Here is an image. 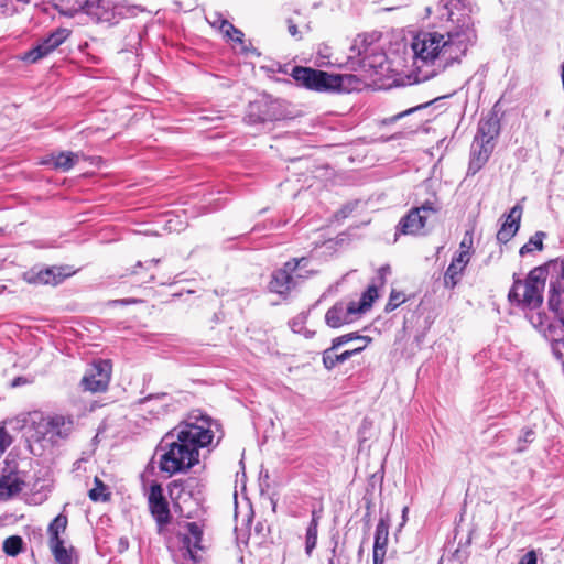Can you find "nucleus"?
Here are the masks:
<instances>
[{"label":"nucleus","instance_id":"53","mask_svg":"<svg viewBox=\"0 0 564 564\" xmlns=\"http://www.w3.org/2000/svg\"><path fill=\"white\" fill-rule=\"evenodd\" d=\"M154 280V275L153 274H150L147 279L144 278L143 281L144 282H151Z\"/></svg>","mask_w":564,"mask_h":564},{"label":"nucleus","instance_id":"34","mask_svg":"<svg viewBox=\"0 0 564 564\" xmlns=\"http://www.w3.org/2000/svg\"><path fill=\"white\" fill-rule=\"evenodd\" d=\"M96 486L89 490V498L93 501H106L109 499V495L106 492L107 487L102 484L101 480L95 478Z\"/></svg>","mask_w":564,"mask_h":564},{"label":"nucleus","instance_id":"7","mask_svg":"<svg viewBox=\"0 0 564 564\" xmlns=\"http://www.w3.org/2000/svg\"><path fill=\"white\" fill-rule=\"evenodd\" d=\"M284 117L285 111L282 102L269 97L250 102L246 115L249 123L271 122Z\"/></svg>","mask_w":564,"mask_h":564},{"label":"nucleus","instance_id":"16","mask_svg":"<svg viewBox=\"0 0 564 564\" xmlns=\"http://www.w3.org/2000/svg\"><path fill=\"white\" fill-rule=\"evenodd\" d=\"M44 424L51 431L52 443L68 438L75 429V422L72 415H46V422Z\"/></svg>","mask_w":564,"mask_h":564},{"label":"nucleus","instance_id":"29","mask_svg":"<svg viewBox=\"0 0 564 564\" xmlns=\"http://www.w3.org/2000/svg\"><path fill=\"white\" fill-rule=\"evenodd\" d=\"M546 234L544 231H536L529 241L523 245L519 251L520 256H525L533 250H542L543 249V239Z\"/></svg>","mask_w":564,"mask_h":564},{"label":"nucleus","instance_id":"1","mask_svg":"<svg viewBox=\"0 0 564 564\" xmlns=\"http://www.w3.org/2000/svg\"><path fill=\"white\" fill-rule=\"evenodd\" d=\"M437 13L445 22L443 32H420L411 44L416 83L429 80L460 63L477 40L471 9L465 0H440Z\"/></svg>","mask_w":564,"mask_h":564},{"label":"nucleus","instance_id":"13","mask_svg":"<svg viewBox=\"0 0 564 564\" xmlns=\"http://www.w3.org/2000/svg\"><path fill=\"white\" fill-rule=\"evenodd\" d=\"M427 219L416 207H412L398 223L395 236H424Z\"/></svg>","mask_w":564,"mask_h":564},{"label":"nucleus","instance_id":"27","mask_svg":"<svg viewBox=\"0 0 564 564\" xmlns=\"http://www.w3.org/2000/svg\"><path fill=\"white\" fill-rule=\"evenodd\" d=\"M79 154L74 152H61L57 155L53 156V164L55 169L62 171L70 170L75 163L78 161Z\"/></svg>","mask_w":564,"mask_h":564},{"label":"nucleus","instance_id":"36","mask_svg":"<svg viewBox=\"0 0 564 564\" xmlns=\"http://www.w3.org/2000/svg\"><path fill=\"white\" fill-rule=\"evenodd\" d=\"M307 314L301 313L297 316H295L291 322V328L294 333L301 334L304 329V324L306 323Z\"/></svg>","mask_w":564,"mask_h":564},{"label":"nucleus","instance_id":"30","mask_svg":"<svg viewBox=\"0 0 564 564\" xmlns=\"http://www.w3.org/2000/svg\"><path fill=\"white\" fill-rule=\"evenodd\" d=\"M23 547V540L19 535H11L3 541L2 550L9 556H17Z\"/></svg>","mask_w":564,"mask_h":564},{"label":"nucleus","instance_id":"40","mask_svg":"<svg viewBox=\"0 0 564 564\" xmlns=\"http://www.w3.org/2000/svg\"><path fill=\"white\" fill-rule=\"evenodd\" d=\"M160 262V259H151L147 262H141V261H138L137 264L133 267V270L131 271V274H139V269H150L151 267L153 265H158Z\"/></svg>","mask_w":564,"mask_h":564},{"label":"nucleus","instance_id":"50","mask_svg":"<svg viewBox=\"0 0 564 564\" xmlns=\"http://www.w3.org/2000/svg\"><path fill=\"white\" fill-rule=\"evenodd\" d=\"M120 546H121V550H122V549H127V547H128V541H127V540L121 539V540H120Z\"/></svg>","mask_w":564,"mask_h":564},{"label":"nucleus","instance_id":"28","mask_svg":"<svg viewBox=\"0 0 564 564\" xmlns=\"http://www.w3.org/2000/svg\"><path fill=\"white\" fill-rule=\"evenodd\" d=\"M378 296L377 285H369L368 289L362 293L359 303H356V311L358 314L366 312L372 305V302Z\"/></svg>","mask_w":564,"mask_h":564},{"label":"nucleus","instance_id":"22","mask_svg":"<svg viewBox=\"0 0 564 564\" xmlns=\"http://www.w3.org/2000/svg\"><path fill=\"white\" fill-rule=\"evenodd\" d=\"M390 519L388 516L381 517L376 528L373 553L386 555L388 536H389Z\"/></svg>","mask_w":564,"mask_h":564},{"label":"nucleus","instance_id":"38","mask_svg":"<svg viewBox=\"0 0 564 564\" xmlns=\"http://www.w3.org/2000/svg\"><path fill=\"white\" fill-rule=\"evenodd\" d=\"M11 444V436L4 427H0V456Z\"/></svg>","mask_w":564,"mask_h":564},{"label":"nucleus","instance_id":"45","mask_svg":"<svg viewBox=\"0 0 564 564\" xmlns=\"http://www.w3.org/2000/svg\"><path fill=\"white\" fill-rule=\"evenodd\" d=\"M351 212H352V206L347 205V206H345L344 208H341V209L338 212L337 216H340V217H343V218H346V217H347Z\"/></svg>","mask_w":564,"mask_h":564},{"label":"nucleus","instance_id":"24","mask_svg":"<svg viewBox=\"0 0 564 564\" xmlns=\"http://www.w3.org/2000/svg\"><path fill=\"white\" fill-rule=\"evenodd\" d=\"M67 517L63 513H59L57 517L53 519V521L50 523L47 532L50 535L48 543L54 544L57 542H64L63 539L59 536L61 533H64L67 528Z\"/></svg>","mask_w":564,"mask_h":564},{"label":"nucleus","instance_id":"33","mask_svg":"<svg viewBox=\"0 0 564 564\" xmlns=\"http://www.w3.org/2000/svg\"><path fill=\"white\" fill-rule=\"evenodd\" d=\"M432 102L433 101H427V102L421 104L419 106L409 108V109H406L404 111H401V112H399V113H397L394 116H391L389 118H384L382 120V124H392V123L397 122L398 120H400L401 118H404V117H406V116H409L411 113H414L416 111H420L422 109L427 108Z\"/></svg>","mask_w":564,"mask_h":564},{"label":"nucleus","instance_id":"6","mask_svg":"<svg viewBox=\"0 0 564 564\" xmlns=\"http://www.w3.org/2000/svg\"><path fill=\"white\" fill-rule=\"evenodd\" d=\"M26 485V471L20 468V462L8 456L0 467V498L9 499L20 494Z\"/></svg>","mask_w":564,"mask_h":564},{"label":"nucleus","instance_id":"42","mask_svg":"<svg viewBox=\"0 0 564 564\" xmlns=\"http://www.w3.org/2000/svg\"><path fill=\"white\" fill-rule=\"evenodd\" d=\"M518 564H536V554L534 551H530L524 554Z\"/></svg>","mask_w":564,"mask_h":564},{"label":"nucleus","instance_id":"10","mask_svg":"<svg viewBox=\"0 0 564 564\" xmlns=\"http://www.w3.org/2000/svg\"><path fill=\"white\" fill-rule=\"evenodd\" d=\"M70 30L66 28H57L52 31L45 39H43L36 46L29 50L22 59L29 63H36L47 56L61 44H63L69 36Z\"/></svg>","mask_w":564,"mask_h":564},{"label":"nucleus","instance_id":"39","mask_svg":"<svg viewBox=\"0 0 564 564\" xmlns=\"http://www.w3.org/2000/svg\"><path fill=\"white\" fill-rule=\"evenodd\" d=\"M534 437V432L532 430H527L523 434V436L519 437L518 440V447L517 452H523L525 449V446L523 443H531Z\"/></svg>","mask_w":564,"mask_h":564},{"label":"nucleus","instance_id":"51","mask_svg":"<svg viewBox=\"0 0 564 564\" xmlns=\"http://www.w3.org/2000/svg\"><path fill=\"white\" fill-rule=\"evenodd\" d=\"M543 317H544V316H543L542 314H540V313L536 315L538 324H539V325H543V323H544V322H543Z\"/></svg>","mask_w":564,"mask_h":564},{"label":"nucleus","instance_id":"25","mask_svg":"<svg viewBox=\"0 0 564 564\" xmlns=\"http://www.w3.org/2000/svg\"><path fill=\"white\" fill-rule=\"evenodd\" d=\"M318 520L319 516L317 514V511L313 510L311 522L306 529L305 553L308 556H311L317 544Z\"/></svg>","mask_w":564,"mask_h":564},{"label":"nucleus","instance_id":"5","mask_svg":"<svg viewBox=\"0 0 564 564\" xmlns=\"http://www.w3.org/2000/svg\"><path fill=\"white\" fill-rule=\"evenodd\" d=\"M185 529V532L177 534L180 545L173 554L174 562L176 564H197L202 560L203 530L196 522H187Z\"/></svg>","mask_w":564,"mask_h":564},{"label":"nucleus","instance_id":"12","mask_svg":"<svg viewBox=\"0 0 564 564\" xmlns=\"http://www.w3.org/2000/svg\"><path fill=\"white\" fill-rule=\"evenodd\" d=\"M148 503L150 512L154 518L159 530H162L166 524L170 523L171 512L169 503L163 496V489L160 484L154 482L150 486Z\"/></svg>","mask_w":564,"mask_h":564},{"label":"nucleus","instance_id":"47","mask_svg":"<svg viewBox=\"0 0 564 564\" xmlns=\"http://www.w3.org/2000/svg\"><path fill=\"white\" fill-rule=\"evenodd\" d=\"M373 556V564H383V561H384V556L386 555H380V554H372Z\"/></svg>","mask_w":564,"mask_h":564},{"label":"nucleus","instance_id":"32","mask_svg":"<svg viewBox=\"0 0 564 564\" xmlns=\"http://www.w3.org/2000/svg\"><path fill=\"white\" fill-rule=\"evenodd\" d=\"M361 340L366 346L371 341V338L367 336L358 335L357 333H349L339 337H336L332 341V349H338L340 346L351 341V340Z\"/></svg>","mask_w":564,"mask_h":564},{"label":"nucleus","instance_id":"23","mask_svg":"<svg viewBox=\"0 0 564 564\" xmlns=\"http://www.w3.org/2000/svg\"><path fill=\"white\" fill-rule=\"evenodd\" d=\"M25 424H32L35 427L37 440L48 438L51 441V431L45 426L46 416L41 412L29 413L23 420Z\"/></svg>","mask_w":564,"mask_h":564},{"label":"nucleus","instance_id":"31","mask_svg":"<svg viewBox=\"0 0 564 564\" xmlns=\"http://www.w3.org/2000/svg\"><path fill=\"white\" fill-rule=\"evenodd\" d=\"M212 26L217 28L224 35H230V30H235V25L223 18L218 12H214L207 18Z\"/></svg>","mask_w":564,"mask_h":564},{"label":"nucleus","instance_id":"58","mask_svg":"<svg viewBox=\"0 0 564 564\" xmlns=\"http://www.w3.org/2000/svg\"><path fill=\"white\" fill-rule=\"evenodd\" d=\"M0 232H2V229L0 228Z\"/></svg>","mask_w":564,"mask_h":564},{"label":"nucleus","instance_id":"37","mask_svg":"<svg viewBox=\"0 0 564 564\" xmlns=\"http://www.w3.org/2000/svg\"><path fill=\"white\" fill-rule=\"evenodd\" d=\"M404 301L403 294L392 291L389 297L386 310L392 311L397 308Z\"/></svg>","mask_w":564,"mask_h":564},{"label":"nucleus","instance_id":"20","mask_svg":"<svg viewBox=\"0 0 564 564\" xmlns=\"http://www.w3.org/2000/svg\"><path fill=\"white\" fill-rule=\"evenodd\" d=\"M366 348V344L354 349H348L341 354H335L336 349H332V346L323 351V365L326 369L332 370L338 364H343L352 356L361 352Z\"/></svg>","mask_w":564,"mask_h":564},{"label":"nucleus","instance_id":"8","mask_svg":"<svg viewBox=\"0 0 564 564\" xmlns=\"http://www.w3.org/2000/svg\"><path fill=\"white\" fill-rule=\"evenodd\" d=\"M111 370L110 360L99 359L94 361L80 380L83 390L91 393L105 392L110 382Z\"/></svg>","mask_w":564,"mask_h":564},{"label":"nucleus","instance_id":"17","mask_svg":"<svg viewBox=\"0 0 564 564\" xmlns=\"http://www.w3.org/2000/svg\"><path fill=\"white\" fill-rule=\"evenodd\" d=\"M356 303L337 302L325 314V322L332 328H338L352 321V316L357 315Z\"/></svg>","mask_w":564,"mask_h":564},{"label":"nucleus","instance_id":"14","mask_svg":"<svg viewBox=\"0 0 564 564\" xmlns=\"http://www.w3.org/2000/svg\"><path fill=\"white\" fill-rule=\"evenodd\" d=\"M73 272L68 267H50L37 272L29 271L25 273V280L31 284H52L61 283L65 278L72 275Z\"/></svg>","mask_w":564,"mask_h":564},{"label":"nucleus","instance_id":"54","mask_svg":"<svg viewBox=\"0 0 564 564\" xmlns=\"http://www.w3.org/2000/svg\"><path fill=\"white\" fill-rule=\"evenodd\" d=\"M406 512H408V507H404V508H403V510H402V518H403V521H405Z\"/></svg>","mask_w":564,"mask_h":564},{"label":"nucleus","instance_id":"35","mask_svg":"<svg viewBox=\"0 0 564 564\" xmlns=\"http://www.w3.org/2000/svg\"><path fill=\"white\" fill-rule=\"evenodd\" d=\"M416 208L421 212V214L426 216L427 220L431 215H436L440 210V206L431 200L424 202L421 206H417Z\"/></svg>","mask_w":564,"mask_h":564},{"label":"nucleus","instance_id":"21","mask_svg":"<svg viewBox=\"0 0 564 564\" xmlns=\"http://www.w3.org/2000/svg\"><path fill=\"white\" fill-rule=\"evenodd\" d=\"M500 133L499 119L491 115L485 119H481L478 123L476 138L487 140L488 142H495L496 138Z\"/></svg>","mask_w":564,"mask_h":564},{"label":"nucleus","instance_id":"9","mask_svg":"<svg viewBox=\"0 0 564 564\" xmlns=\"http://www.w3.org/2000/svg\"><path fill=\"white\" fill-rule=\"evenodd\" d=\"M304 260V258L301 260L292 259L285 262L281 269L275 270L269 283L270 291L280 295L290 293L297 285L301 275L295 274V272L300 262Z\"/></svg>","mask_w":564,"mask_h":564},{"label":"nucleus","instance_id":"56","mask_svg":"<svg viewBox=\"0 0 564 564\" xmlns=\"http://www.w3.org/2000/svg\"><path fill=\"white\" fill-rule=\"evenodd\" d=\"M304 335H305L306 337H312V336L314 335V332H306Z\"/></svg>","mask_w":564,"mask_h":564},{"label":"nucleus","instance_id":"3","mask_svg":"<svg viewBox=\"0 0 564 564\" xmlns=\"http://www.w3.org/2000/svg\"><path fill=\"white\" fill-rule=\"evenodd\" d=\"M547 278H550L549 307L557 311L564 294V258L551 260L532 269L524 282L514 274L513 285L508 294L509 301L530 310L539 308L543 303V291Z\"/></svg>","mask_w":564,"mask_h":564},{"label":"nucleus","instance_id":"49","mask_svg":"<svg viewBox=\"0 0 564 564\" xmlns=\"http://www.w3.org/2000/svg\"><path fill=\"white\" fill-rule=\"evenodd\" d=\"M6 7L7 0H0V14L3 13Z\"/></svg>","mask_w":564,"mask_h":564},{"label":"nucleus","instance_id":"43","mask_svg":"<svg viewBox=\"0 0 564 564\" xmlns=\"http://www.w3.org/2000/svg\"><path fill=\"white\" fill-rule=\"evenodd\" d=\"M234 42L242 43L243 42V33L239 29L235 28V30H230V35H225Z\"/></svg>","mask_w":564,"mask_h":564},{"label":"nucleus","instance_id":"11","mask_svg":"<svg viewBox=\"0 0 564 564\" xmlns=\"http://www.w3.org/2000/svg\"><path fill=\"white\" fill-rule=\"evenodd\" d=\"M370 45L371 42L368 41L367 35H358L351 45L350 51L354 55L362 56L360 59L362 68L373 69L376 73H379L383 69L386 55L383 53H376Z\"/></svg>","mask_w":564,"mask_h":564},{"label":"nucleus","instance_id":"41","mask_svg":"<svg viewBox=\"0 0 564 564\" xmlns=\"http://www.w3.org/2000/svg\"><path fill=\"white\" fill-rule=\"evenodd\" d=\"M166 397H167V394H166V393H164V392L156 393V394H149V395H147V397H144V398L140 399V400H139V403H140V404H145V403H148V402H150V401H153V400H160V401H162V400H165V399H166Z\"/></svg>","mask_w":564,"mask_h":564},{"label":"nucleus","instance_id":"15","mask_svg":"<svg viewBox=\"0 0 564 564\" xmlns=\"http://www.w3.org/2000/svg\"><path fill=\"white\" fill-rule=\"evenodd\" d=\"M496 143L474 138L470 150L468 174L475 175L489 160Z\"/></svg>","mask_w":564,"mask_h":564},{"label":"nucleus","instance_id":"57","mask_svg":"<svg viewBox=\"0 0 564 564\" xmlns=\"http://www.w3.org/2000/svg\"><path fill=\"white\" fill-rule=\"evenodd\" d=\"M465 247H467V246H466V240L464 239V240L462 241V243H460V248H465Z\"/></svg>","mask_w":564,"mask_h":564},{"label":"nucleus","instance_id":"52","mask_svg":"<svg viewBox=\"0 0 564 564\" xmlns=\"http://www.w3.org/2000/svg\"><path fill=\"white\" fill-rule=\"evenodd\" d=\"M184 482H185V481L174 480V481L172 482V485H173L174 487H178V486H183V484H184Z\"/></svg>","mask_w":564,"mask_h":564},{"label":"nucleus","instance_id":"26","mask_svg":"<svg viewBox=\"0 0 564 564\" xmlns=\"http://www.w3.org/2000/svg\"><path fill=\"white\" fill-rule=\"evenodd\" d=\"M51 551L57 564H75L73 552L74 549H66L64 542L50 544Z\"/></svg>","mask_w":564,"mask_h":564},{"label":"nucleus","instance_id":"48","mask_svg":"<svg viewBox=\"0 0 564 564\" xmlns=\"http://www.w3.org/2000/svg\"><path fill=\"white\" fill-rule=\"evenodd\" d=\"M336 552H337V542L335 543V546L332 549L333 556L329 558L328 564H339V563H336V561L334 558L336 555Z\"/></svg>","mask_w":564,"mask_h":564},{"label":"nucleus","instance_id":"4","mask_svg":"<svg viewBox=\"0 0 564 564\" xmlns=\"http://www.w3.org/2000/svg\"><path fill=\"white\" fill-rule=\"evenodd\" d=\"M293 79L306 89L315 91H335L343 86L344 76L328 74L311 67L295 66L292 69Z\"/></svg>","mask_w":564,"mask_h":564},{"label":"nucleus","instance_id":"18","mask_svg":"<svg viewBox=\"0 0 564 564\" xmlns=\"http://www.w3.org/2000/svg\"><path fill=\"white\" fill-rule=\"evenodd\" d=\"M469 251L462 250L455 254L444 273V286L447 289H454L460 281L464 270L468 264Z\"/></svg>","mask_w":564,"mask_h":564},{"label":"nucleus","instance_id":"46","mask_svg":"<svg viewBox=\"0 0 564 564\" xmlns=\"http://www.w3.org/2000/svg\"><path fill=\"white\" fill-rule=\"evenodd\" d=\"M288 23H289V28H288L289 33L292 36H296L299 34V30H297L296 24H294L292 20H289Z\"/></svg>","mask_w":564,"mask_h":564},{"label":"nucleus","instance_id":"2","mask_svg":"<svg viewBox=\"0 0 564 564\" xmlns=\"http://www.w3.org/2000/svg\"><path fill=\"white\" fill-rule=\"evenodd\" d=\"M219 424L202 410H193L161 440L159 468L167 476L186 473L199 463V449L209 446Z\"/></svg>","mask_w":564,"mask_h":564},{"label":"nucleus","instance_id":"44","mask_svg":"<svg viewBox=\"0 0 564 564\" xmlns=\"http://www.w3.org/2000/svg\"><path fill=\"white\" fill-rule=\"evenodd\" d=\"M390 273V267L389 265H383L381 267L379 270H378V280L380 282V284H384L386 282V275Z\"/></svg>","mask_w":564,"mask_h":564},{"label":"nucleus","instance_id":"19","mask_svg":"<svg viewBox=\"0 0 564 564\" xmlns=\"http://www.w3.org/2000/svg\"><path fill=\"white\" fill-rule=\"evenodd\" d=\"M522 216V207L517 204L513 206L506 220L502 223L500 229L497 232V240L501 243H507L517 234L520 228V220Z\"/></svg>","mask_w":564,"mask_h":564},{"label":"nucleus","instance_id":"55","mask_svg":"<svg viewBox=\"0 0 564 564\" xmlns=\"http://www.w3.org/2000/svg\"><path fill=\"white\" fill-rule=\"evenodd\" d=\"M562 82H563V86H564V61L562 64Z\"/></svg>","mask_w":564,"mask_h":564}]
</instances>
